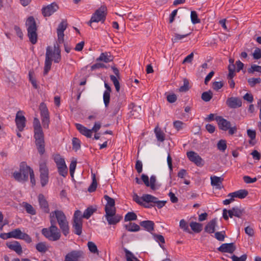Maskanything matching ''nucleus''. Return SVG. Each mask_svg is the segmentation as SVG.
Wrapping results in <instances>:
<instances>
[{"label":"nucleus","instance_id":"44","mask_svg":"<svg viewBox=\"0 0 261 261\" xmlns=\"http://www.w3.org/2000/svg\"><path fill=\"white\" fill-rule=\"evenodd\" d=\"M97 183L96 179V176L95 174H92V182L91 185L89 187L88 191L89 192H93L96 190Z\"/></svg>","mask_w":261,"mask_h":261},{"label":"nucleus","instance_id":"14","mask_svg":"<svg viewBox=\"0 0 261 261\" xmlns=\"http://www.w3.org/2000/svg\"><path fill=\"white\" fill-rule=\"evenodd\" d=\"M187 156L191 162L194 163L197 166L202 167L204 165V160L197 153L193 151H188Z\"/></svg>","mask_w":261,"mask_h":261},{"label":"nucleus","instance_id":"50","mask_svg":"<svg viewBox=\"0 0 261 261\" xmlns=\"http://www.w3.org/2000/svg\"><path fill=\"white\" fill-rule=\"evenodd\" d=\"M90 251L93 253L98 254V250L95 244L92 242H88L87 244Z\"/></svg>","mask_w":261,"mask_h":261},{"label":"nucleus","instance_id":"11","mask_svg":"<svg viewBox=\"0 0 261 261\" xmlns=\"http://www.w3.org/2000/svg\"><path fill=\"white\" fill-rule=\"evenodd\" d=\"M39 172L41 186L44 187L47 184L49 178V171L45 162H41L39 164Z\"/></svg>","mask_w":261,"mask_h":261},{"label":"nucleus","instance_id":"61","mask_svg":"<svg viewBox=\"0 0 261 261\" xmlns=\"http://www.w3.org/2000/svg\"><path fill=\"white\" fill-rule=\"evenodd\" d=\"M247 255L246 254H243L240 257H238L235 255H233L231 256V259L232 261H246L247 259Z\"/></svg>","mask_w":261,"mask_h":261},{"label":"nucleus","instance_id":"60","mask_svg":"<svg viewBox=\"0 0 261 261\" xmlns=\"http://www.w3.org/2000/svg\"><path fill=\"white\" fill-rule=\"evenodd\" d=\"M156 181V177L155 175H151L150 178V182L149 181V187L154 190L155 189V182Z\"/></svg>","mask_w":261,"mask_h":261},{"label":"nucleus","instance_id":"40","mask_svg":"<svg viewBox=\"0 0 261 261\" xmlns=\"http://www.w3.org/2000/svg\"><path fill=\"white\" fill-rule=\"evenodd\" d=\"M36 249L41 253H45L48 250V247L45 242H40L36 245Z\"/></svg>","mask_w":261,"mask_h":261},{"label":"nucleus","instance_id":"58","mask_svg":"<svg viewBox=\"0 0 261 261\" xmlns=\"http://www.w3.org/2000/svg\"><path fill=\"white\" fill-rule=\"evenodd\" d=\"M189 81L187 79H184V85L181 86L179 89V91L180 92H186L187 91L189 88Z\"/></svg>","mask_w":261,"mask_h":261},{"label":"nucleus","instance_id":"42","mask_svg":"<svg viewBox=\"0 0 261 261\" xmlns=\"http://www.w3.org/2000/svg\"><path fill=\"white\" fill-rule=\"evenodd\" d=\"M247 134L248 136L250 138V140L249 141V143L251 145H254L255 142H253V140L256 138V132L254 130L251 129H247Z\"/></svg>","mask_w":261,"mask_h":261},{"label":"nucleus","instance_id":"57","mask_svg":"<svg viewBox=\"0 0 261 261\" xmlns=\"http://www.w3.org/2000/svg\"><path fill=\"white\" fill-rule=\"evenodd\" d=\"M103 102L106 107H107L110 103V93L104 92L103 95Z\"/></svg>","mask_w":261,"mask_h":261},{"label":"nucleus","instance_id":"9","mask_svg":"<svg viewBox=\"0 0 261 261\" xmlns=\"http://www.w3.org/2000/svg\"><path fill=\"white\" fill-rule=\"evenodd\" d=\"M39 110L41 117V122L44 128L48 129L50 123L49 112L46 105L41 102L39 106Z\"/></svg>","mask_w":261,"mask_h":261},{"label":"nucleus","instance_id":"5","mask_svg":"<svg viewBox=\"0 0 261 261\" xmlns=\"http://www.w3.org/2000/svg\"><path fill=\"white\" fill-rule=\"evenodd\" d=\"M25 25L27 27L28 36L30 41L32 44H35L38 39L37 27L33 16H30L28 18Z\"/></svg>","mask_w":261,"mask_h":261},{"label":"nucleus","instance_id":"49","mask_svg":"<svg viewBox=\"0 0 261 261\" xmlns=\"http://www.w3.org/2000/svg\"><path fill=\"white\" fill-rule=\"evenodd\" d=\"M58 171L59 174L63 177H65L68 173V169L66 165L58 167Z\"/></svg>","mask_w":261,"mask_h":261},{"label":"nucleus","instance_id":"52","mask_svg":"<svg viewBox=\"0 0 261 261\" xmlns=\"http://www.w3.org/2000/svg\"><path fill=\"white\" fill-rule=\"evenodd\" d=\"M217 148L218 149L222 151H224L226 148V142L224 140H220L217 143Z\"/></svg>","mask_w":261,"mask_h":261},{"label":"nucleus","instance_id":"23","mask_svg":"<svg viewBox=\"0 0 261 261\" xmlns=\"http://www.w3.org/2000/svg\"><path fill=\"white\" fill-rule=\"evenodd\" d=\"M216 120L218 122V124L220 129L226 131L231 126L230 122L221 116L216 117Z\"/></svg>","mask_w":261,"mask_h":261},{"label":"nucleus","instance_id":"34","mask_svg":"<svg viewBox=\"0 0 261 261\" xmlns=\"http://www.w3.org/2000/svg\"><path fill=\"white\" fill-rule=\"evenodd\" d=\"M22 205L25 208L27 213L32 215H35L36 214V210L31 204L26 202H23L22 203Z\"/></svg>","mask_w":261,"mask_h":261},{"label":"nucleus","instance_id":"36","mask_svg":"<svg viewBox=\"0 0 261 261\" xmlns=\"http://www.w3.org/2000/svg\"><path fill=\"white\" fill-rule=\"evenodd\" d=\"M23 232L19 228L15 229L9 232V236H10L11 238H15L18 239H21Z\"/></svg>","mask_w":261,"mask_h":261},{"label":"nucleus","instance_id":"24","mask_svg":"<svg viewBox=\"0 0 261 261\" xmlns=\"http://www.w3.org/2000/svg\"><path fill=\"white\" fill-rule=\"evenodd\" d=\"M217 218H214L211 220L205 226L204 231L208 233H213L216 230V227L217 226Z\"/></svg>","mask_w":261,"mask_h":261},{"label":"nucleus","instance_id":"51","mask_svg":"<svg viewBox=\"0 0 261 261\" xmlns=\"http://www.w3.org/2000/svg\"><path fill=\"white\" fill-rule=\"evenodd\" d=\"M191 19L193 24L199 23L200 22V19L198 18V15L195 11H192L191 12Z\"/></svg>","mask_w":261,"mask_h":261},{"label":"nucleus","instance_id":"35","mask_svg":"<svg viewBox=\"0 0 261 261\" xmlns=\"http://www.w3.org/2000/svg\"><path fill=\"white\" fill-rule=\"evenodd\" d=\"M190 226L192 230L196 233H199L202 230V224L196 222H191Z\"/></svg>","mask_w":261,"mask_h":261},{"label":"nucleus","instance_id":"63","mask_svg":"<svg viewBox=\"0 0 261 261\" xmlns=\"http://www.w3.org/2000/svg\"><path fill=\"white\" fill-rule=\"evenodd\" d=\"M253 57L254 59L258 60L261 58V49L256 48L253 53Z\"/></svg>","mask_w":261,"mask_h":261},{"label":"nucleus","instance_id":"18","mask_svg":"<svg viewBox=\"0 0 261 261\" xmlns=\"http://www.w3.org/2000/svg\"><path fill=\"white\" fill-rule=\"evenodd\" d=\"M226 104L231 109H236L242 106V100L239 97H231L227 99Z\"/></svg>","mask_w":261,"mask_h":261},{"label":"nucleus","instance_id":"17","mask_svg":"<svg viewBox=\"0 0 261 261\" xmlns=\"http://www.w3.org/2000/svg\"><path fill=\"white\" fill-rule=\"evenodd\" d=\"M67 23L66 20H62L57 28L58 41L61 44L64 42V32L66 29Z\"/></svg>","mask_w":261,"mask_h":261},{"label":"nucleus","instance_id":"54","mask_svg":"<svg viewBox=\"0 0 261 261\" xmlns=\"http://www.w3.org/2000/svg\"><path fill=\"white\" fill-rule=\"evenodd\" d=\"M248 83L251 87H253L256 84L261 83V79L259 77L250 78L248 80Z\"/></svg>","mask_w":261,"mask_h":261},{"label":"nucleus","instance_id":"38","mask_svg":"<svg viewBox=\"0 0 261 261\" xmlns=\"http://www.w3.org/2000/svg\"><path fill=\"white\" fill-rule=\"evenodd\" d=\"M54 160L56 164L57 168L66 165L64 159L59 154H57L54 156Z\"/></svg>","mask_w":261,"mask_h":261},{"label":"nucleus","instance_id":"21","mask_svg":"<svg viewBox=\"0 0 261 261\" xmlns=\"http://www.w3.org/2000/svg\"><path fill=\"white\" fill-rule=\"evenodd\" d=\"M236 249V246L233 243L222 244L218 250L221 252H226L232 253Z\"/></svg>","mask_w":261,"mask_h":261},{"label":"nucleus","instance_id":"31","mask_svg":"<svg viewBox=\"0 0 261 261\" xmlns=\"http://www.w3.org/2000/svg\"><path fill=\"white\" fill-rule=\"evenodd\" d=\"M52 58L55 63H59L61 59V50L58 46H54V50H53Z\"/></svg>","mask_w":261,"mask_h":261},{"label":"nucleus","instance_id":"53","mask_svg":"<svg viewBox=\"0 0 261 261\" xmlns=\"http://www.w3.org/2000/svg\"><path fill=\"white\" fill-rule=\"evenodd\" d=\"M215 238L219 241H223L225 238V231H218L215 233Z\"/></svg>","mask_w":261,"mask_h":261},{"label":"nucleus","instance_id":"32","mask_svg":"<svg viewBox=\"0 0 261 261\" xmlns=\"http://www.w3.org/2000/svg\"><path fill=\"white\" fill-rule=\"evenodd\" d=\"M154 133L158 141L163 142L165 140V134L158 126L154 128Z\"/></svg>","mask_w":261,"mask_h":261},{"label":"nucleus","instance_id":"64","mask_svg":"<svg viewBox=\"0 0 261 261\" xmlns=\"http://www.w3.org/2000/svg\"><path fill=\"white\" fill-rule=\"evenodd\" d=\"M223 85L224 84L222 82H214L213 84V88L216 91H218Z\"/></svg>","mask_w":261,"mask_h":261},{"label":"nucleus","instance_id":"56","mask_svg":"<svg viewBox=\"0 0 261 261\" xmlns=\"http://www.w3.org/2000/svg\"><path fill=\"white\" fill-rule=\"evenodd\" d=\"M185 124L179 120H176L173 122V126L177 130H180L183 128Z\"/></svg>","mask_w":261,"mask_h":261},{"label":"nucleus","instance_id":"6","mask_svg":"<svg viewBox=\"0 0 261 261\" xmlns=\"http://www.w3.org/2000/svg\"><path fill=\"white\" fill-rule=\"evenodd\" d=\"M107 14V8L106 6L103 5L99 8L97 9L94 13L92 15L90 21L88 24L93 28L92 23L93 22H98L101 21L103 23L106 20Z\"/></svg>","mask_w":261,"mask_h":261},{"label":"nucleus","instance_id":"12","mask_svg":"<svg viewBox=\"0 0 261 261\" xmlns=\"http://www.w3.org/2000/svg\"><path fill=\"white\" fill-rule=\"evenodd\" d=\"M84 258V254L82 251L74 250L65 255L64 261H80Z\"/></svg>","mask_w":261,"mask_h":261},{"label":"nucleus","instance_id":"8","mask_svg":"<svg viewBox=\"0 0 261 261\" xmlns=\"http://www.w3.org/2000/svg\"><path fill=\"white\" fill-rule=\"evenodd\" d=\"M83 219L81 212L80 210L75 211L73 216L72 227L75 234L80 236L82 233Z\"/></svg>","mask_w":261,"mask_h":261},{"label":"nucleus","instance_id":"28","mask_svg":"<svg viewBox=\"0 0 261 261\" xmlns=\"http://www.w3.org/2000/svg\"><path fill=\"white\" fill-rule=\"evenodd\" d=\"M211 180L212 186H215L216 189L220 190L223 188V178H221L216 176H213L211 177Z\"/></svg>","mask_w":261,"mask_h":261},{"label":"nucleus","instance_id":"22","mask_svg":"<svg viewBox=\"0 0 261 261\" xmlns=\"http://www.w3.org/2000/svg\"><path fill=\"white\" fill-rule=\"evenodd\" d=\"M38 202L40 208L45 213H49V208L47 201L45 198L44 196L42 194H39L38 196Z\"/></svg>","mask_w":261,"mask_h":261},{"label":"nucleus","instance_id":"62","mask_svg":"<svg viewBox=\"0 0 261 261\" xmlns=\"http://www.w3.org/2000/svg\"><path fill=\"white\" fill-rule=\"evenodd\" d=\"M153 239L158 242H161L162 243H165V239L164 237L161 234H157L155 233L152 234Z\"/></svg>","mask_w":261,"mask_h":261},{"label":"nucleus","instance_id":"16","mask_svg":"<svg viewBox=\"0 0 261 261\" xmlns=\"http://www.w3.org/2000/svg\"><path fill=\"white\" fill-rule=\"evenodd\" d=\"M15 121L17 128L19 132H22L24 129L26 124V118L22 115V111H19L17 112L16 115Z\"/></svg>","mask_w":261,"mask_h":261},{"label":"nucleus","instance_id":"7","mask_svg":"<svg viewBox=\"0 0 261 261\" xmlns=\"http://www.w3.org/2000/svg\"><path fill=\"white\" fill-rule=\"evenodd\" d=\"M41 232L46 239L51 241L59 240L61 236L60 230L58 227L44 228L42 229Z\"/></svg>","mask_w":261,"mask_h":261},{"label":"nucleus","instance_id":"33","mask_svg":"<svg viewBox=\"0 0 261 261\" xmlns=\"http://www.w3.org/2000/svg\"><path fill=\"white\" fill-rule=\"evenodd\" d=\"M125 229L130 232L138 231L140 229V226L135 223L130 222L128 224L124 225Z\"/></svg>","mask_w":261,"mask_h":261},{"label":"nucleus","instance_id":"39","mask_svg":"<svg viewBox=\"0 0 261 261\" xmlns=\"http://www.w3.org/2000/svg\"><path fill=\"white\" fill-rule=\"evenodd\" d=\"M96 209L94 208L92 206L88 207L86 209L82 215V218H84L87 219H89L91 216L96 211Z\"/></svg>","mask_w":261,"mask_h":261},{"label":"nucleus","instance_id":"1","mask_svg":"<svg viewBox=\"0 0 261 261\" xmlns=\"http://www.w3.org/2000/svg\"><path fill=\"white\" fill-rule=\"evenodd\" d=\"M50 227H57L56 225V222L55 217L57 219L60 228L65 236H67L69 233V226L68 222L64 213L60 210H56L50 214Z\"/></svg>","mask_w":261,"mask_h":261},{"label":"nucleus","instance_id":"43","mask_svg":"<svg viewBox=\"0 0 261 261\" xmlns=\"http://www.w3.org/2000/svg\"><path fill=\"white\" fill-rule=\"evenodd\" d=\"M179 227L184 231L187 232L189 233H191L192 232L189 228V225L188 223L184 220L181 219L179 222Z\"/></svg>","mask_w":261,"mask_h":261},{"label":"nucleus","instance_id":"25","mask_svg":"<svg viewBox=\"0 0 261 261\" xmlns=\"http://www.w3.org/2000/svg\"><path fill=\"white\" fill-rule=\"evenodd\" d=\"M7 246L11 250L15 251L18 254H21L22 253L21 246L17 241H15L7 243Z\"/></svg>","mask_w":261,"mask_h":261},{"label":"nucleus","instance_id":"29","mask_svg":"<svg viewBox=\"0 0 261 261\" xmlns=\"http://www.w3.org/2000/svg\"><path fill=\"white\" fill-rule=\"evenodd\" d=\"M113 56L111 55L110 52H105L100 54V56L96 59L97 61H103L105 63H109L113 61Z\"/></svg>","mask_w":261,"mask_h":261},{"label":"nucleus","instance_id":"41","mask_svg":"<svg viewBox=\"0 0 261 261\" xmlns=\"http://www.w3.org/2000/svg\"><path fill=\"white\" fill-rule=\"evenodd\" d=\"M213 96V92L211 90L204 92L201 94V99L205 102H208L211 100Z\"/></svg>","mask_w":261,"mask_h":261},{"label":"nucleus","instance_id":"20","mask_svg":"<svg viewBox=\"0 0 261 261\" xmlns=\"http://www.w3.org/2000/svg\"><path fill=\"white\" fill-rule=\"evenodd\" d=\"M105 199L107 201V204L105 207V212H109L112 211H116L115 200L107 195L104 196Z\"/></svg>","mask_w":261,"mask_h":261},{"label":"nucleus","instance_id":"59","mask_svg":"<svg viewBox=\"0 0 261 261\" xmlns=\"http://www.w3.org/2000/svg\"><path fill=\"white\" fill-rule=\"evenodd\" d=\"M76 161H71L70 166H69V171L71 177H73V174L76 168Z\"/></svg>","mask_w":261,"mask_h":261},{"label":"nucleus","instance_id":"48","mask_svg":"<svg viewBox=\"0 0 261 261\" xmlns=\"http://www.w3.org/2000/svg\"><path fill=\"white\" fill-rule=\"evenodd\" d=\"M248 72L249 73H254V72H258L261 73V66L252 64L251 67L248 69Z\"/></svg>","mask_w":261,"mask_h":261},{"label":"nucleus","instance_id":"15","mask_svg":"<svg viewBox=\"0 0 261 261\" xmlns=\"http://www.w3.org/2000/svg\"><path fill=\"white\" fill-rule=\"evenodd\" d=\"M116 211L106 212L105 218L109 225H116L122 219V217L116 214Z\"/></svg>","mask_w":261,"mask_h":261},{"label":"nucleus","instance_id":"30","mask_svg":"<svg viewBox=\"0 0 261 261\" xmlns=\"http://www.w3.org/2000/svg\"><path fill=\"white\" fill-rule=\"evenodd\" d=\"M140 225L148 232H151L154 229V223L150 220L141 221Z\"/></svg>","mask_w":261,"mask_h":261},{"label":"nucleus","instance_id":"13","mask_svg":"<svg viewBox=\"0 0 261 261\" xmlns=\"http://www.w3.org/2000/svg\"><path fill=\"white\" fill-rule=\"evenodd\" d=\"M52 55L53 49L50 46H48L46 48L45 54V60L43 72L44 75L47 74L51 68L53 61Z\"/></svg>","mask_w":261,"mask_h":261},{"label":"nucleus","instance_id":"19","mask_svg":"<svg viewBox=\"0 0 261 261\" xmlns=\"http://www.w3.org/2000/svg\"><path fill=\"white\" fill-rule=\"evenodd\" d=\"M58 9V5L53 3L50 5H47L45 7H43L42 9V13L45 17L50 16L54 12H55Z\"/></svg>","mask_w":261,"mask_h":261},{"label":"nucleus","instance_id":"10","mask_svg":"<svg viewBox=\"0 0 261 261\" xmlns=\"http://www.w3.org/2000/svg\"><path fill=\"white\" fill-rule=\"evenodd\" d=\"M244 213V210L243 208L235 206L229 210L224 209L223 210V217L225 220H228L229 217L230 218H232L233 216H235L238 218H241Z\"/></svg>","mask_w":261,"mask_h":261},{"label":"nucleus","instance_id":"46","mask_svg":"<svg viewBox=\"0 0 261 261\" xmlns=\"http://www.w3.org/2000/svg\"><path fill=\"white\" fill-rule=\"evenodd\" d=\"M190 34V33L184 35H180L177 33H175L174 38H172V41L173 43L178 42L179 40H181L184 38L188 37Z\"/></svg>","mask_w":261,"mask_h":261},{"label":"nucleus","instance_id":"4","mask_svg":"<svg viewBox=\"0 0 261 261\" xmlns=\"http://www.w3.org/2000/svg\"><path fill=\"white\" fill-rule=\"evenodd\" d=\"M31 170H33L32 168L28 166L25 162H22L19 165V171H15L13 174V177L18 182L27 181Z\"/></svg>","mask_w":261,"mask_h":261},{"label":"nucleus","instance_id":"2","mask_svg":"<svg viewBox=\"0 0 261 261\" xmlns=\"http://www.w3.org/2000/svg\"><path fill=\"white\" fill-rule=\"evenodd\" d=\"M133 200L145 208H151L156 206L158 208H161L167 202L166 201L159 200L157 197L147 194H143L141 198L137 194H135Z\"/></svg>","mask_w":261,"mask_h":261},{"label":"nucleus","instance_id":"27","mask_svg":"<svg viewBox=\"0 0 261 261\" xmlns=\"http://www.w3.org/2000/svg\"><path fill=\"white\" fill-rule=\"evenodd\" d=\"M75 126L76 129L83 135H84L87 138H91L92 137V133L91 129H88L85 126L79 123H76Z\"/></svg>","mask_w":261,"mask_h":261},{"label":"nucleus","instance_id":"26","mask_svg":"<svg viewBox=\"0 0 261 261\" xmlns=\"http://www.w3.org/2000/svg\"><path fill=\"white\" fill-rule=\"evenodd\" d=\"M248 194V192L247 190L245 189H241L228 194L227 196L243 199L245 198Z\"/></svg>","mask_w":261,"mask_h":261},{"label":"nucleus","instance_id":"3","mask_svg":"<svg viewBox=\"0 0 261 261\" xmlns=\"http://www.w3.org/2000/svg\"><path fill=\"white\" fill-rule=\"evenodd\" d=\"M34 138L35 145L39 154L43 155L45 152L44 135L39 120L34 118L33 121Z\"/></svg>","mask_w":261,"mask_h":261},{"label":"nucleus","instance_id":"37","mask_svg":"<svg viewBox=\"0 0 261 261\" xmlns=\"http://www.w3.org/2000/svg\"><path fill=\"white\" fill-rule=\"evenodd\" d=\"M124 251L125 253L126 261H140L132 252L127 249L124 248Z\"/></svg>","mask_w":261,"mask_h":261},{"label":"nucleus","instance_id":"45","mask_svg":"<svg viewBox=\"0 0 261 261\" xmlns=\"http://www.w3.org/2000/svg\"><path fill=\"white\" fill-rule=\"evenodd\" d=\"M137 219V216L134 212H128L124 217V221H131L136 220Z\"/></svg>","mask_w":261,"mask_h":261},{"label":"nucleus","instance_id":"55","mask_svg":"<svg viewBox=\"0 0 261 261\" xmlns=\"http://www.w3.org/2000/svg\"><path fill=\"white\" fill-rule=\"evenodd\" d=\"M110 79L113 82L114 85L116 90L117 92H119L120 90V84L116 76L113 75H110Z\"/></svg>","mask_w":261,"mask_h":261},{"label":"nucleus","instance_id":"47","mask_svg":"<svg viewBox=\"0 0 261 261\" xmlns=\"http://www.w3.org/2000/svg\"><path fill=\"white\" fill-rule=\"evenodd\" d=\"M72 148L75 151H77L81 148V141L77 138H73L72 140Z\"/></svg>","mask_w":261,"mask_h":261}]
</instances>
